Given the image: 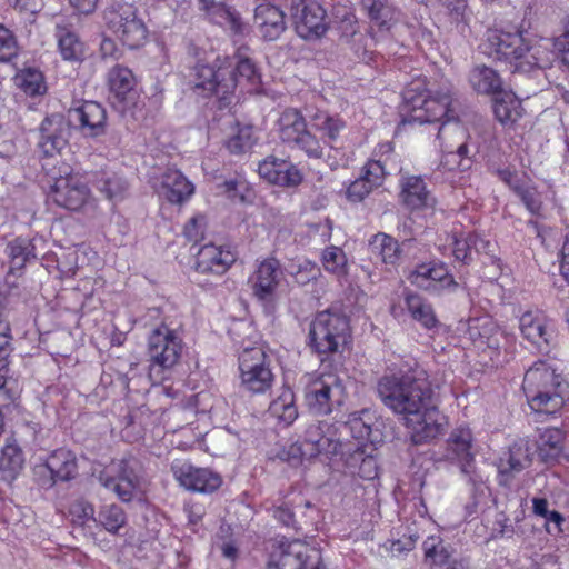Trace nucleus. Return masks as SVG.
<instances>
[{
	"label": "nucleus",
	"mask_w": 569,
	"mask_h": 569,
	"mask_svg": "<svg viewBox=\"0 0 569 569\" xmlns=\"http://www.w3.org/2000/svg\"><path fill=\"white\" fill-rule=\"evenodd\" d=\"M253 24L264 40L273 41L287 29L286 14L274 4L261 3L254 10Z\"/></svg>",
	"instance_id": "29"
},
{
	"label": "nucleus",
	"mask_w": 569,
	"mask_h": 569,
	"mask_svg": "<svg viewBox=\"0 0 569 569\" xmlns=\"http://www.w3.org/2000/svg\"><path fill=\"white\" fill-rule=\"evenodd\" d=\"M71 511L78 515V517L81 518L83 521L93 520L96 522L97 520L93 505L86 500L81 499L76 501L71 507Z\"/></svg>",
	"instance_id": "63"
},
{
	"label": "nucleus",
	"mask_w": 569,
	"mask_h": 569,
	"mask_svg": "<svg viewBox=\"0 0 569 569\" xmlns=\"http://www.w3.org/2000/svg\"><path fill=\"white\" fill-rule=\"evenodd\" d=\"M371 252L386 264H396L400 258L399 242L385 233H378L370 243Z\"/></svg>",
	"instance_id": "48"
},
{
	"label": "nucleus",
	"mask_w": 569,
	"mask_h": 569,
	"mask_svg": "<svg viewBox=\"0 0 569 569\" xmlns=\"http://www.w3.org/2000/svg\"><path fill=\"white\" fill-rule=\"evenodd\" d=\"M502 339H505L503 332L492 323L483 327V333H480L481 343L493 350L501 348Z\"/></svg>",
	"instance_id": "59"
},
{
	"label": "nucleus",
	"mask_w": 569,
	"mask_h": 569,
	"mask_svg": "<svg viewBox=\"0 0 569 569\" xmlns=\"http://www.w3.org/2000/svg\"><path fill=\"white\" fill-rule=\"evenodd\" d=\"M220 188H222L223 192L227 194V197L231 200L239 199L240 201L244 200V194L242 191L246 189V186L243 182H239L238 180H227L224 181Z\"/></svg>",
	"instance_id": "64"
},
{
	"label": "nucleus",
	"mask_w": 569,
	"mask_h": 569,
	"mask_svg": "<svg viewBox=\"0 0 569 569\" xmlns=\"http://www.w3.org/2000/svg\"><path fill=\"white\" fill-rule=\"evenodd\" d=\"M281 278L282 270L278 260L270 258L261 261L249 279L253 296L266 305L273 302Z\"/></svg>",
	"instance_id": "23"
},
{
	"label": "nucleus",
	"mask_w": 569,
	"mask_h": 569,
	"mask_svg": "<svg viewBox=\"0 0 569 569\" xmlns=\"http://www.w3.org/2000/svg\"><path fill=\"white\" fill-rule=\"evenodd\" d=\"M10 325L2 310H0V371L6 367V347L10 341Z\"/></svg>",
	"instance_id": "61"
},
{
	"label": "nucleus",
	"mask_w": 569,
	"mask_h": 569,
	"mask_svg": "<svg viewBox=\"0 0 569 569\" xmlns=\"http://www.w3.org/2000/svg\"><path fill=\"white\" fill-rule=\"evenodd\" d=\"M456 23L467 21L469 17L468 0H438Z\"/></svg>",
	"instance_id": "56"
},
{
	"label": "nucleus",
	"mask_w": 569,
	"mask_h": 569,
	"mask_svg": "<svg viewBox=\"0 0 569 569\" xmlns=\"http://www.w3.org/2000/svg\"><path fill=\"white\" fill-rule=\"evenodd\" d=\"M268 412L283 426H290L298 418L295 393L289 387H283L269 406Z\"/></svg>",
	"instance_id": "38"
},
{
	"label": "nucleus",
	"mask_w": 569,
	"mask_h": 569,
	"mask_svg": "<svg viewBox=\"0 0 569 569\" xmlns=\"http://www.w3.org/2000/svg\"><path fill=\"white\" fill-rule=\"evenodd\" d=\"M429 93H431V91L428 90L425 78L412 80L402 92L407 114L416 113V110L420 107L422 101L428 98Z\"/></svg>",
	"instance_id": "49"
},
{
	"label": "nucleus",
	"mask_w": 569,
	"mask_h": 569,
	"mask_svg": "<svg viewBox=\"0 0 569 569\" xmlns=\"http://www.w3.org/2000/svg\"><path fill=\"white\" fill-rule=\"evenodd\" d=\"M472 239L473 232L460 233L452 236V254L457 261L469 264L472 261Z\"/></svg>",
	"instance_id": "52"
},
{
	"label": "nucleus",
	"mask_w": 569,
	"mask_h": 569,
	"mask_svg": "<svg viewBox=\"0 0 569 569\" xmlns=\"http://www.w3.org/2000/svg\"><path fill=\"white\" fill-rule=\"evenodd\" d=\"M385 177L386 170L381 160H369L361 176L347 187L346 198L352 203L362 202L373 189L382 184Z\"/></svg>",
	"instance_id": "26"
},
{
	"label": "nucleus",
	"mask_w": 569,
	"mask_h": 569,
	"mask_svg": "<svg viewBox=\"0 0 569 569\" xmlns=\"http://www.w3.org/2000/svg\"><path fill=\"white\" fill-rule=\"evenodd\" d=\"M451 103L450 90L447 88L441 91H435L428 94L420 107L416 110V113H410L406 116V121L408 122H418L422 123H431L439 122L446 118V121L441 123L443 124H452L450 122L451 117L449 116L450 109L449 106Z\"/></svg>",
	"instance_id": "25"
},
{
	"label": "nucleus",
	"mask_w": 569,
	"mask_h": 569,
	"mask_svg": "<svg viewBox=\"0 0 569 569\" xmlns=\"http://www.w3.org/2000/svg\"><path fill=\"white\" fill-rule=\"evenodd\" d=\"M102 18L107 30L129 49H138L146 43L149 31L134 4L112 2L103 10Z\"/></svg>",
	"instance_id": "7"
},
{
	"label": "nucleus",
	"mask_w": 569,
	"mask_h": 569,
	"mask_svg": "<svg viewBox=\"0 0 569 569\" xmlns=\"http://www.w3.org/2000/svg\"><path fill=\"white\" fill-rule=\"evenodd\" d=\"M68 116L83 137L97 138L106 133L107 111L96 101H83L70 108Z\"/></svg>",
	"instance_id": "21"
},
{
	"label": "nucleus",
	"mask_w": 569,
	"mask_h": 569,
	"mask_svg": "<svg viewBox=\"0 0 569 569\" xmlns=\"http://www.w3.org/2000/svg\"><path fill=\"white\" fill-rule=\"evenodd\" d=\"M493 112L500 123L511 126L521 117V102L513 92L502 90L495 96Z\"/></svg>",
	"instance_id": "37"
},
{
	"label": "nucleus",
	"mask_w": 569,
	"mask_h": 569,
	"mask_svg": "<svg viewBox=\"0 0 569 569\" xmlns=\"http://www.w3.org/2000/svg\"><path fill=\"white\" fill-rule=\"evenodd\" d=\"M38 148L46 157L60 153L68 146L70 121L62 113H51L40 122L38 128Z\"/></svg>",
	"instance_id": "20"
},
{
	"label": "nucleus",
	"mask_w": 569,
	"mask_h": 569,
	"mask_svg": "<svg viewBox=\"0 0 569 569\" xmlns=\"http://www.w3.org/2000/svg\"><path fill=\"white\" fill-rule=\"evenodd\" d=\"M194 76V87L214 93L221 108L230 104V96L238 86L257 88L260 83L256 64L241 54L217 58L213 64L199 63Z\"/></svg>",
	"instance_id": "4"
},
{
	"label": "nucleus",
	"mask_w": 569,
	"mask_h": 569,
	"mask_svg": "<svg viewBox=\"0 0 569 569\" xmlns=\"http://www.w3.org/2000/svg\"><path fill=\"white\" fill-rule=\"evenodd\" d=\"M519 329L523 339L539 351H547L553 340V327L540 310H528L519 318Z\"/></svg>",
	"instance_id": "22"
},
{
	"label": "nucleus",
	"mask_w": 569,
	"mask_h": 569,
	"mask_svg": "<svg viewBox=\"0 0 569 569\" xmlns=\"http://www.w3.org/2000/svg\"><path fill=\"white\" fill-rule=\"evenodd\" d=\"M50 198L57 206L70 211L96 207L87 182L79 174L73 173L56 179Z\"/></svg>",
	"instance_id": "15"
},
{
	"label": "nucleus",
	"mask_w": 569,
	"mask_h": 569,
	"mask_svg": "<svg viewBox=\"0 0 569 569\" xmlns=\"http://www.w3.org/2000/svg\"><path fill=\"white\" fill-rule=\"evenodd\" d=\"M469 82L472 89L481 94L496 96L503 90L499 73L485 64L472 68L469 73Z\"/></svg>",
	"instance_id": "36"
},
{
	"label": "nucleus",
	"mask_w": 569,
	"mask_h": 569,
	"mask_svg": "<svg viewBox=\"0 0 569 569\" xmlns=\"http://www.w3.org/2000/svg\"><path fill=\"white\" fill-rule=\"evenodd\" d=\"M563 432L558 428L539 430L536 448L540 459L545 462L557 461L563 451Z\"/></svg>",
	"instance_id": "34"
},
{
	"label": "nucleus",
	"mask_w": 569,
	"mask_h": 569,
	"mask_svg": "<svg viewBox=\"0 0 569 569\" xmlns=\"http://www.w3.org/2000/svg\"><path fill=\"white\" fill-rule=\"evenodd\" d=\"M96 523L113 536H120L128 525V516L117 503L102 505L97 513Z\"/></svg>",
	"instance_id": "39"
},
{
	"label": "nucleus",
	"mask_w": 569,
	"mask_h": 569,
	"mask_svg": "<svg viewBox=\"0 0 569 569\" xmlns=\"http://www.w3.org/2000/svg\"><path fill=\"white\" fill-rule=\"evenodd\" d=\"M236 261L234 253L221 246L208 243L202 246L196 260V270L202 274H223Z\"/></svg>",
	"instance_id": "28"
},
{
	"label": "nucleus",
	"mask_w": 569,
	"mask_h": 569,
	"mask_svg": "<svg viewBox=\"0 0 569 569\" xmlns=\"http://www.w3.org/2000/svg\"><path fill=\"white\" fill-rule=\"evenodd\" d=\"M349 321L339 312L325 310L310 323L309 346L318 353L337 352L350 336Z\"/></svg>",
	"instance_id": "11"
},
{
	"label": "nucleus",
	"mask_w": 569,
	"mask_h": 569,
	"mask_svg": "<svg viewBox=\"0 0 569 569\" xmlns=\"http://www.w3.org/2000/svg\"><path fill=\"white\" fill-rule=\"evenodd\" d=\"M206 217L198 214L192 217L184 226L183 233L189 241L199 242L203 239Z\"/></svg>",
	"instance_id": "58"
},
{
	"label": "nucleus",
	"mask_w": 569,
	"mask_h": 569,
	"mask_svg": "<svg viewBox=\"0 0 569 569\" xmlns=\"http://www.w3.org/2000/svg\"><path fill=\"white\" fill-rule=\"evenodd\" d=\"M307 119L296 108L284 109L278 119L279 139L291 149L301 151L307 158L319 160L325 156V146L332 147L346 129V121L339 114L316 110Z\"/></svg>",
	"instance_id": "2"
},
{
	"label": "nucleus",
	"mask_w": 569,
	"mask_h": 569,
	"mask_svg": "<svg viewBox=\"0 0 569 569\" xmlns=\"http://www.w3.org/2000/svg\"><path fill=\"white\" fill-rule=\"evenodd\" d=\"M446 136L456 138L457 141H452L455 153H457L462 160H472L473 156L477 153V148H471L468 141L469 137L458 122L440 126L437 136L438 139L443 140Z\"/></svg>",
	"instance_id": "45"
},
{
	"label": "nucleus",
	"mask_w": 569,
	"mask_h": 569,
	"mask_svg": "<svg viewBox=\"0 0 569 569\" xmlns=\"http://www.w3.org/2000/svg\"><path fill=\"white\" fill-rule=\"evenodd\" d=\"M54 37L64 60L78 61L83 56V42L79 36L61 19L56 23Z\"/></svg>",
	"instance_id": "33"
},
{
	"label": "nucleus",
	"mask_w": 569,
	"mask_h": 569,
	"mask_svg": "<svg viewBox=\"0 0 569 569\" xmlns=\"http://www.w3.org/2000/svg\"><path fill=\"white\" fill-rule=\"evenodd\" d=\"M361 7L367 11L372 26L378 32L389 31L395 21V10L387 3V0H360Z\"/></svg>",
	"instance_id": "40"
},
{
	"label": "nucleus",
	"mask_w": 569,
	"mask_h": 569,
	"mask_svg": "<svg viewBox=\"0 0 569 569\" xmlns=\"http://www.w3.org/2000/svg\"><path fill=\"white\" fill-rule=\"evenodd\" d=\"M24 463L23 452L14 440H8L1 450L0 471L7 479H14Z\"/></svg>",
	"instance_id": "47"
},
{
	"label": "nucleus",
	"mask_w": 569,
	"mask_h": 569,
	"mask_svg": "<svg viewBox=\"0 0 569 569\" xmlns=\"http://www.w3.org/2000/svg\"><path fill=\"white\" fill-rule=\"evenodd\" d=\"M16 84L30 97H41L47 93V83L42 72L34 68H24L14 77Z\"/></svg>",
	"instance_id": "46"
},
{
	"label": "nucleus",
	"mask_w": 569,
	"mask_h": 569,
	"mask_svg": "<svg viewBox=\"0 0 569 569\" xmlns=\"http://www.w3.org/2000/svg\"><path fill=\"white\" fill-rule=\"evenodd\" d=\"M423 549L427 559L440 567L451 565L452 550L445 546L438 538L429 537L423 541Z\"/></svg>",
	"instance_id": "51"
},
{
	"label": "nucleus",
	"mask_w": 569,
	"mask_h": 569,
	"mask_svg": "<svg viewBox=\"0 0 569 569\" xmlns=\"http://www.w3.org/2000/svg\"><path fill=\"white\" fill-rule=\"evenodd\" d=\"M517 194L520 197L522 203L526 206L527 210L533 214L539 216L542 201L540 199L539 193L533 188H518Z\"/></svg>",
	"instance_id": "57"
},
{
	"label": "nucleus",
	"mask_w": 569,
	"mask_h": 569,
	"mask_svg": "<svg viewBox=\"0 0 569 569\" xmlns=\"http://www.w3.org/2000/svg\"><path fill=\"white\" fill-rule=\"evenodd\" d=\"M182 349L181 325L169 318H162L148 336L147 355L150 360V378L162 380L163 373L178 365Z\"/></svg>",
	"instance_id": "6"
},
{
	"label": "nucleus",
	"mask_w": 569,
	"mask_h": 569,
	"mask_svg": "<svg viewBox=\"0 0 569 569\" xmlns=\"http://www.w3.org/2000/svg\"><path fill=\"white\" fill-rule=\"evenodd\" d=\"M405 305L410 316L426 329H433L439 325L435 310L427 300L417 293H407Z\"/></svg>",
	"instance_id": "41"
},
{
	"label": "nucleus",
	"mask_w": 569,
	"mask_h": 569,
	"mask_svg": "<svg viewBox=\"0 0 569 569\" xmlns=\"http://www.w3.org/2000/svg\"><path fill=\"white\" fill-rule=\"evenodd\" d=\"M531 448L528 441L520 440L513 443L509 451L499 459V483L508 486L516 473L522 471L531 461Z\"/></svg>",
	"instance_id": "30"
},
{
	"label": "nucleus",
	"mask_w": 569,
	"mask_h": 569,
	"mask_svg": "<svg viewBox=\"0 0 569 569\" xmlns=\"http://www.w3.org/2000/svg\"><path fill=\"white\" fill-rule=\"evenodd\" d=\"M377 391L383 405L405 421L415 445L445 432L447 419L433 403V390L422 368L381 377Z\"/></svg>",
	"instance_id": "1"
},
{
	"label": "nucleus",
	"mask_w": 569,
	"mask_h": 569,
	"mask_svg": "<svg viewBox=\"0 0 569 569\" xmlns=\"http://www.w3.org/2000/svg\"><path fill=\"white\" fill-rule=\"evenodd\" d=\"M551 39L525 38L522 32L490 30L481 44L488 57L509 63L515 71L529 73L549 67L553 60Z\"/></svg>",
	"instance_id": "3"
},
{
	"label": "nucleus",
	"mask_w": 569,
	"mask_h": 569,
	"mask_svg": "<svg viewBox=\"0 0 569 569\" xmlns=\"http://www.w3.org/2000/svg\"><path fill=\"white\" fill-rule=\"evenodd\" d=\"M241 387L251 393H263L273 382V373L261 348H250L239 357Z\"/></svg>",
	"instance_id": "13"
},
{
	"label": "nucleus",
	"mask_w": 569,
	"mask_h": 569,
	"mask_svg": "<svg viewBox=\"0 0 569 569\" xmlns=\"http://www.w3.org/2000/svg\"><path fill=\"white\" fill-rule=\"evenodd\" d=\"M473 448V436L468 427L455 428L446 445V460L457 463L460 467V471L466 475L470 481L476 482L475 478V453Z\"/></svg>",
	"instance_id": "19"
},
{
	"label": "nucleus",
	"mask_w": 569,
	"mask_h": 569,
	"mask_svg": "<svg viewBox=\"0 0 569 569\" xmlns=\"http://www.w3.org/2000/svg\"><path fill=\"white\" fill-rule=\"evenodd\" d=\"M258 173L266 181L284 188H296L303 181V173L295 163L274 156L259 163Z\"/></svg>",
	"instance_id": "24"
},
{
	"label": "nucleus",
	"mask_w": 569,
	"mask_h": 569,
	"mask_svg": "<svg viewBox=\"0 0 569 569\" xmlns=\"http://www.w3.org/2000/svg\"><path fill=\"white\" fill-rule=\"evenodd\" d=\"M408 280L411 284L431 295H441L446 291L455 292L459 287L448 266L436 260L417 264L409 273Z\"/></svg>",
	"instance_id": "16"
},
{
	"label": "nucleus",
	"mask_w": 569,
	"mask_h": 569,
	"mask_svg": "<svg viewBox=\"0 0 569 569\" xmlns=\"http://www.w3.org/2000/svg\"><path fill=\"white\" fill-rule=\"evenodd\" d=\"M160 198L166 199L173 204H181L189 200L194 192V186L184 174L173 168H168L160 177V182L156 187Z\"/></svg>",
	"instance_id": "27"
},
{
	"label": "nucleus",
	"mask_w": 569,
	"mask_h": 569,
	"mask_svg": "<svg viewBox=\"0 0 569 569\" xmlns=\"http://www.w3.org/2000/svg\"><path fill=\"white\" fill-rule=\"evenodd\" d=\"M171 471L180 486L196 492L210 493L219 489L222 483L219 473L183 460H174Z\"/></svg>",
	"instance_id": "18"
},
{
	"label": "nucleus",
	"mask_w": 569,
	"mask_h": 569,
	"mask_svg": "<svg viewBox=\"0 0 569 569\" xmlns=\"http://www.w3.org/2000/svg\"><path fill=\"white\" fill-rule=\"evenodd\" d=\"M113 107L123 117L138 120L143 116L144 101L136 88L132 71L121 64L113 66L107 76Z\"/></svg>",
	"instance_id": "12"
},
{
	"label": "nucleus",
	"mask_w": 569,
	"mask_h": 569,
	"mask_svg": "<svg viewBox=\"0 0 569 569\" xmlns=\"http://www.w3.org/2000/svg\"><path fill=\"white\" fill-rule=\"evenodd\" d=\"M291 16L299 37L317 39L328 30L326 10L315 0H292Z\"/></svg>",
	"instance_id": "17"
},
{
	"label": "nucleus",
	"mask_w": 569,
	"mask_h": 569,
	"mask_svg": "<svg viewBox=\"0 0 569 569\" xmlns=\"http://www.w3.org/2000/svg\"><path fill=\"white\" fill-rule=\"evenodd\" d=\"M321 261L327 272L333 273L338 278L347 274V257L341 248L327 247L322 252Z\"/></svg>",
	"instance_id": "50"
},
{
	"label": "nucleus",
	"mask_w": 569,
	"mask_h": 569,
	"mask_svg": "<svg viewBox=\"0 0 569 569\" xmlns=\"http://www.w3.org/2000/svg\"><path fill=\"white\" fill-rule=\"evenodd\" d=\"M36 482L43 489L52 488L58 479L53 477V473L49 469L47 460L43 463L37 465L33 469Z\"/></svg>",
	"instance_id": "60"
},
{
	"label": "nucleus",
	"mask_w": 569,
	"mask_h": 569,
	"mask_svg": "<svg viewBox=\"0 0 569 569\" xmlns=\"http://www.w3.org/2000/svg\"><path fill=\"white\" fill-rule=\"evenodd\" d=\"M253 143L252 128L246 127L239 129L238 133L228 140L227 148L233 154H242L249 151Z\"/></svg>",
	"instance_id": "55"
},
{
	"label": "nucleus",
	"mask_w": 569,
	"mask_h": 569,
	"mask_svg": "<svg viewBox=\"0 0 569 569\" xmlns=\"http://www.w3.org/2000/svg\"><path fill=\"white\" fill-rule=\"evenodd\" d=\"M340 447L337 427L317 421L307 426L300 439L290 446L288 455L293 459H312L320 455L330 457L337 455Z\"/></svg>",
	"instance_id": "10"
},
{
	"label": "nucleus",
	"mask_w": 569,
	"mask_h": 569,
	"mask_svg": "<svg viewBox=\"0 0 569 569\" xmlns=\"http://www.w3.org/2000/svg\"><path fill=\"white\" fill-rule=\"evenodd\" d=\"M305 509L313 510V505L303 496L297 493L288 502H284L274 510V517L284 526L298 530L301 525L297 521L296 516L297 513L305 516Z\"/></svg>",
	"instance_id": "43"
},
{
	"label": "nucleus",
	"mask_w": 569,
	"mask_h": 569,
	"mask_svg": "<svg viewBox=\"0 0 569 569\" xmlns=\"http://www.w3.org/2000/svg\"><path fill=\"white\" fill-rule=\"evenodd\" d=\"M401 200L410 210L430 207L433 198L423 179L419 176L406 177L401 180Z\"/></svg>",
	"instance_id": "32"
},
{
	"label": "nucleus",
	"mask_w": 569,
	"mask_h": 569,
	"mask_svg": "<svg viewBox=\"0 0 569 569\" xmlns=\"http://www.w3.org/2000/svg\"><path fill=\"white\" fill-rule=\"evenodd\" d=\"M93 184L110 200L122 199L128 189V182L123 177L108 170L97 173Z\"/></svg>",
	"instance_id": "44"
},
{
	"label": "nucleus",
	"mask_w": 569,
	"mask_h": 569,
	"mask_svg": "<svg viewBox=\"0 0 569 569\" xmlns=\"http://www.w3.org/2000/svg\"><path fill=\"white\" fill-rule=\"evenodd\" d=\"M522 389L530 408L539 413L558 412L568 397V383L563 377L541 360L525 373Z\"/></svg>",
	"instance_id": "5"
},
{
	"label": "nucleus",
	"mask_w": 569,
	"mask_h": 569,
	"mask_svg": "<svg viewBox=\"0 0 569 569\" xmlns=\"http://www.w3.org/2000/svg\"><path fill=\"white\" fill-rule=\"evenodd\" d=\"M19 54V44L16 34L0 23V62H10Z\"/></svg>",
	"instance_id": "53"
},
{
	"label": "nucleus",
	"mask_w": 569,
	"mask_h": 569,
	"mask_svg": "<svg viewBox=\"0 0 569 569\" xmlns=\"http://www.w3.org/2000/svg\"><path fill=\"white\" fill-rule=\"evenodd\" d=\"M98 480L102 487L111 490L122 502H130L146 488L140 462L136 458H123L99 472Z\"/></svg>",
	"instance_id": "9"
},
{
	"label": "nucleus",
	"mask_w": 569,
	"mask_h": 569,
	"mask_svg": "<svg viewBox=\"0 0 569 569\" xmlns=\"http://www.w3.org/2000/svg\"><path fill=\"white\" fill-rule=\"evenodd\" d=\"M198 6L213 23L233 31L240 30V18L228 4V0H198Z\"/></svg>",
	"instance_id": "31"
},
{
	"label": "nucleus",
	"mask_w": 569,
	"mask_h": 569,
	"mask_svg": "<svg viewBox=\"0 0 569 569\" xmlns=\"http://www.w3.org/2000/svg\"><path fill=\"white\" fill-rule=\"evenodd\" d=\"M321 553L301 540L281 542L271 553L268 569H319Z\"/></svg>",
	"instance_id": "14"
},
{
	"label": "nucleus",
	"mask_w": 569,
	"mask_h": 569,
	"mask_svg": "<svg viewBox=\"0 0 569 569\" xmlns=\"http://www.w3.org/2000/svg\"><path fill=\"white\" fill-rule=\"evenodd\" d=\"M348 382L349 378L346 373H320L310 379L305 387L306 406L315 415H329L336 407L343 405Z\"/></svg>",
	"instance_id": "8"
},
{
	"label": "nucleus",
	"mask_w": 569,
	"mask_h": 569,
	"mask_svg": "<svg viewBox=\"0 0 569 569\" xmlns=\"http://www.w3.org/2000/svg\"><path fill=\"white\" fill-rule=\"evenodd\" d=\"M552 47L560 54L562 63L569 67V21L563 32L552 40Z\"/></svg>",
	"instance_id": "62"
},
{
	"label": "nucleus",
	"mask_w": 569,
	"mask_h": 569,
	"mask_svg": "<svg viewBox=\"0 0 569 569\" xmlns=\"http://www.w3.org/2000/svg\"><path fill=\"white\" fill-rule=\"evenodd\" d=\"M442 159L440 164L448 171L459 170L461 172L467 171L472 166V160H462L457 153L453 152V142L446 141L441 144Z\"/></svg>",
	"instance_id": "54"
},
{
	"label": "nucleus",
	"mask_w": 569,
	"mask_h": 569,
	"mask_svg": "<svg viewBox=\"0 0 569 569\" xmlns=\"http://www.w3.org/2000/svg\"><path fill=\"white\" fill-rule=\"evenodd\" d=\"M49 469L58 481H70L78 475V462L76 455L68 449H57L46 459Z\"/></svg>",
	"instance_id": "35"
},
{
	"label": "nucleus",
	"mask_w": 569,
	"mask_h": 569,
	"mask_svg": "<svg viewBox=\"0 0 569 569\" xmlns=\"http://www.w3.org/2000/svg\"><path fill=\"white\" fill-rule=\"evenodd\" d=\"M6 253L9 258L10 271L21 270L32 259H36L34 244L28 238L18 237L8 242Z\"/></svg>",
	"instance_id": "42"
}]
</instances>
